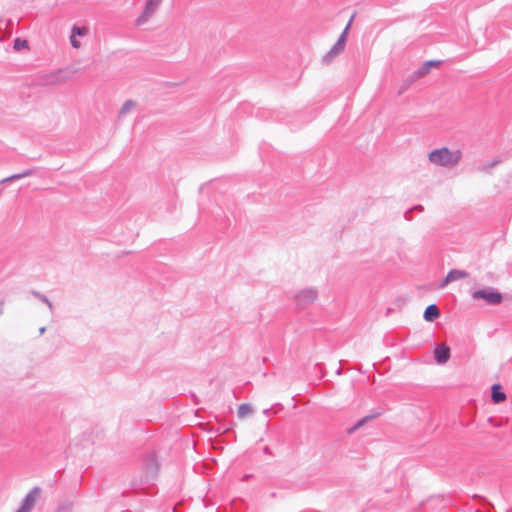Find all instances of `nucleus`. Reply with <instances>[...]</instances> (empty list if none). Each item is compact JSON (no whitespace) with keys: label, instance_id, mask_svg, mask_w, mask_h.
<instances>
[{"label":"nucleus","instance_id":"1","mask_svg":"<svg viewBox=\"0 0 512 512\" xmlns=\"http://www.w3.org/2000/svg\"><path fill=\"white\" fill-rule=\"evenodd\" d=\"M462 158L460 150H450L447 147L434 149L428 154V159L432 164L442 167H455Z\"/></svg>","mask_w":512,"mask_h":512},{"label":"nucleus","instance_id":"2","mask_svg":"<svg viewBox=\"0 0 512 512\" xmlns=\"http://www.w3.org/2000/svg\"><path fill=\"white\" fill-rule=\"evenodd\" d=\"M471 296L474 300L483 299L491 305H498L503 301V295L494 287H486L485 289L476 290L472 292Z\"/></svg>","mask_w":512,"mask_h":512},{"label":"nucleus","instance_id":"3","mask_svg":"<svg viewBox=\"0 0 512 512\" xmlns=\"http://www.w3.org/2000/svg\"><path fill=\"white\" fill-rule=\"evenodd\" d=\"M41 493L40 487H33L28 494L22 500L20 507L16 512H30L34 505L36 504L37 499L39 498Z\"/></svg>","mask_w":512,"mask_h":512},{"label":"nucleus","instance_id":"4","mask_svg":"<svg viewBox=\"0 0 512 512\" xmlns=\"http://www.w3.org/2000/svg\"><path fill=\"white\" fill-rule=\"evenodd\" d=\"M318 293L314 288H308L300 291L295 299L297 306L301 309L306 308L308 305L313 303L317 299Z\"/></svg>","mask_w":512,"mask_h":512},{"label":"nucleus","instance_id":"5","mask_svg":"<svg viewBox=\"0 0 512 512\" xmlns=\"http://www.w3.org/2000/svg\"><path fill=\"white\" fill-rule=\"evenodd\" d=\"M162 0H147L142 14L137 18L136 24L142 25L146 23L157 11Z\"/></svg>","mask_w":512,"mask_h":512},{"label":"nucleus","instance_id":"6","mask_svg":"<svg viewBox=\"0 0 512 512\" xmlns=\"http://www.w3.org/2000/svg\"><path fill=\"white\" fill-rule=\"evenodd\" d=\"M467 277H468V273L466 271L458 270V269H452V270H450L448 272L446 277L442 280V282L440 283V287L443 288L447 284H449L450 282H453V281H456V280H460V279H464V278H467Z\"/></svg>","mask_w":512,"mask_h":512},{"label":"nucleus","instance_id":"7","mask_svg":"<svg viewBox=\"0 0 512 512\" xmlns=\"http://www.w3.org/2000/svg\"><path fill=\"white\" fill-rule=\"evenodd\" d=\"M434 358L438 364H445L450 358V348L445 345H439L434 350Z\"/></svg>","mask_w":512,"mask_h":512},{"label":"nucleus","instance_id":"8","mask_svg":"<svg viewBox=\"0 0 512 512\" xmlns=\"http://www.w3.org/2000/svg\"><path fill=\"white\" fill-rule=\"evenodd\" d=\"M440 316V311L435 304H431L426 307L424 311V319L428 322H432Z\"/></svg>","mask_w":512,"mask_h":512},{"label":"nucleus","instance_id":"9","mask_svg":"<svg viewBox=\"0 0 512 512\" xmlns=\"http://www.w3.org/2000/svg\"><path fill=\"white\" fill-rule=\"evenodd\" d=\"M491 398L494 403H501L506 399V395L501 391L500 385H493Z\"/></svg>","mask_w":512,"mask_h":512},{"label":"nucleus","instance_id":"10","mask_svg":"<svg viewBox=\"0 0 512 512\" xmlns=\"http://www.w3.org/2000/svg\"><path fill=\"white\" fill-rule=\"evenodd\" d=\"M380 415V413L373 414V415H367L363 417L362 419L358 420L354 426L348 429L349 433H354L356 430H358L360 427H362L364 424H366L369 420L375 418L376 416Z\"/></svg>","mask_w":512,"mask_h":512},{"label":"nucleus","instance_id":"11","mask_svg":"<svg viewBox=\"0 0 512 512\" xmlns=\"http://www.w3.org/2000/svg\"><path fill=\"white\" fill-rule=\"evenodd\" d=\"M135 107H136L135 101H133V100L125 101L119 110L118 117L121 118V117L125 116L127 113H129Z\"/></svg>","mask_w":512,"mask_h":512},{"label":"nucleus","instance_id":"12","mask_svg":"<svg viewBox=\"0 0 512 512\" xmlns=\"http://www.w3.org/2000/svg\"><path fill=\"white\" fill-rule=\"evenodd\" d=\"M237 413L239 418H245L253 414V408L249 404H241Z\"/></svg>","mask_w":512,"mask_h":512},{"label":"nucleus","instance_id":"13","mask_svg":"<svg viewBox=\"0 0 512 512\" xmlns=\"http://www.w3.org/2000/svg\"><path fill=\"white\" fill-rule=\"evenodd\" d=\"M352 20H353V17L350 19V21L346 25L345 29L342 31V33L340 34L338 40L336 41L338 43V46H344L345 47V44H346V41H347L348 30H349V28L351 26Z\"/></svg>","mask_w":512,"mask_h":512},{"label":"nucleus","instance_id":"14","mask_svg":"<svg viewBox=\"0 0 512 512\" xmlns=\"http://www.w3.org/2000/svg\"><path fill=\"white\" fill-rule=\"evenodd\" d=\"M32 294H33L36 298H38L40 301H42L43 303H45V304L48 306L49 310H50L51 312H53V310H54V306H53L52 302H51V301H50V300H49V299H48L44 294H42V293H40V292H37V291H32Z\"/></svg>","mask_w":512,"mask_h":512},{"label":"nucleus","instance_id":"15","mask_svg":"<svg viewBox=\"0 0 512 512\" xmlns=\"http://www.w3.org/2000/svg\"><path fill=\"white\" fill-rule=\"evenodd\" d=\"M13 48L16 51H20L24 48H28V42H27V40L16 38L14 40Z\"/></svg>","mask_w":512,"mask_h":512},{"label":"nucleus","instance_id":"16","mask_svg":"<svg viewBox=\"0 0 512 512\" xmlns=\"http://www.w3.org/2000/svg\"><path fill=\"white\" fill-rule=\"evenodd\" d=\"M339 55L338 52L330 49L324 56H323V62L326 64H329L335 57Z\"/></svg>","mask_w":512,"mask_h":512},{"label":"nucleus","instance_id":"17","mask_svg":"<svg viewBox=\"0 0 512 512\" xmlns=\"http://www.w3.org/2000/svg\"><path fill=\"white\" fill-rule=\"evenodd\" d=\"M87 33L88 29L86 27L73 26L71 34H73V36H84Z\"/></svg>","mask_w":512,"mask_h":512},{"label":"nucleus","instance_id":"18","mask_svg":"<svg viewBox=\"0 0 512 512\" xmlns=\"http://www.w3.org/2000/svg\"><path fill=\"white\" fill-rule=\"evenodd\" d=\"M147 469L151 470L152 472L156 470L157 464H156V458L154 454H151L147 459Z\"/></svg>","mask_w":512,"mask_h":512},{"label":"nucleus","instance_id":"19","mask_svg":"<svg viewBox=\"0 0 512 512\" xmlns=\"http://www.w3.org/2000/svg\"><path fill=\"white\" fill-rule=\"evenodd\" d=\"M430 67L427 64H424L417 72L419 76H424L429 73Z\"/></svg>","mask_w":512,"mask_h":512},{"label":"nucleus","instance_id":"20","mask_svg":"<svg viewBox=\"0 0 512 512\" xmlns=\"http://www.w3.org/2000/svg\"><path fill=\"white\" fill-rule=\"evenodd\" d=\"M70 42H71V45H72L74 48H76V49H78V48L81 46L80 41H78V40L76 39V36H73V34H71V36H70Z\"/></svg>","mask_w":512,"mask_h":512},{"label":"nucleus","instance_id":"21","mask_svg":"<svg viewBox=\"0 0 512 512\" xmlns=\"http://www.w3.org/2000/svg\"><path fill=\"white\" fill-rule=\"evenodd\" d=\"M344 48V46H338V43L336 42L331 49L341 54L344 51Z\"/></svg>","mask_w":512,"mask_h":512},{"label":"nucleus","instance_id":"22","mask_svg":"<svg viewBox=\"0 0 512 512\" xmlns=\"http://www.w3.org/2000/svg\"><path fill=\"white\" fill-rule=\"evenodd\" d=\"M498 163H500V159H494L490 164L485 165V166L483 167V169L493 168V167H494V166H496Z\"/></svg>","mask_w":512,"mask_h":512},{"label":"nucleus","instance_id":"23","mask_svg":"<svg viewBox=\"0 0 512 512\" xmlns=\"http://www.w3.org/2000/svg\"><path fill=\"white\" fill-rule=\"evenodd\" d=\"M440 62L438 61H428L426 62L425 64H427L430 68L433 67V66H437L439 65Z\"/></svg>","mask_w":512,"mask_h":512},{"label":"nucleus","instance_id":"24","mask_svg":"<svg viewBox=\"0 0 512 512\" xmlns=\"http://www.w3.org/2000/svg\"><path fill=\"white\" fill-rule=\"evenodd\" d=\"M414 209H415V210H420V211H422V210H423V207H422L421 205H418V206H416Z\"/></svg>","mask_w":512,"mask_h":512},{"label":"nucleus","instance_id":"25","mask_svg":"<svg viewBox=\"0 0 512 512\" xmlns=\"http://www.w3.org/2000/svg\"><path fill=\"white\" fill-rule=\"evenodd\" d=\"M45 330H46V328H45V327H41V328L39 329L40 334H43V333L45 332Z\"/></svg>","mask_w":512,"mask_h":512},{"label":"nucleus","instance_id":"26","mask_svg":"<svg viewBox=\"0 0 512 512\" xmlns=\"http://www.w3.org/2000/svg\"><path fill=\"white\" fill-rule=\"evenodd\" d=\"M2 306H3V302L0 303V314L2 313Z\"/></svg>","mask_w":512,"mask_h":512}]
</instances>
